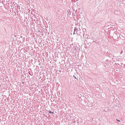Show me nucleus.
Segmentation results:
<instances>
[{"label":"nucleus","mask_w":125,"mask_h":125,"mask_svg":"<svg viewBox=\"0 0 125 125\" xmlns=\"http://www.w3.org/2000/svg\"><path fill=\"white\" fill-rule=\"evenodd\" d=\"M117 121H118V122H120V120H117Z\"/></svg>","instance_id":"2"},{"label":"nucleus","mask_w":125,"mask_h":125,"mask_svg":"<svg viewBox=\"0 0 125 125\" xmlns=\"http://www.w3.org/2000/svg\"><path fill=\"white\" fill-rule=\"evenodd\" d=\"M52 113V112H51V111H50V113Z\"/></svg>","instance_id":"3"},{"label":"nucleus","mask_w":125,"mask_h":125,"mask_svg":"<svg viewBox=\"0 0 125 125\" xmlns=\"http://www.w3.org/2000/svg\"><path fill=\"white\" fill-rule=\"evenodd\" d=\"M74 32L73 34H75H75L76 33V32H77V30L76 28L75 27V28L74 29Z\"/></svg>","instance_id":"1"},{"label":"nucleus","mask_w":125,"mask_h":125,"mask_svg":"<svg viewBox=\"0 0 125 125\" xmlns=\"http://www.w3.org/2000/svg\"><path fill=\"white\" fill-rule=\"evenodd\" d=\"M52 114H54V112H52Z\"/></svg>","instance_id":"4"}]
</instances>
